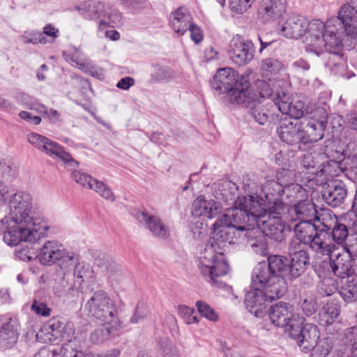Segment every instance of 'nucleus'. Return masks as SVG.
Listing matches in <instances>:
<instances>
[{
  "label": "nucleus",
  "instance_id": "1",
  "mask_svg": "<svg viewBox=\"0 0 357 357\" xmlns=\"http://www.w3.org/2000/svg\"><path fill=\"white\" fill-rule=\"evenodd\" d=\"M334 20L324 24L319 20L309 21L301 15H291L282 25L280 32L282 36L291 39L305 37V50L317 56L324 51L330 53L326 66L329 68L337 66L343 61L342 34L335 24Z\"/></svg>",
  "mask_w": 357,
  "mask_h": 357
},
{
  "label": "nucleus",
  "instance_id": "2",
  "mask_svg": "<svg viewBox=\"0 0 357 357\" xmlns=\"http://www.w3.org/2000/svg\"><path fill=\"white\" fill-rule=\"evenodd\" d=\"M7 205L9 217L4 235L7 245L15 246L22 240L36 241L49 229L46 223H40L32 217V197L29 192L16 191L8 197Z\"/></svg>",
  "mask_w": 357,
  "mask_h": 357
},
{
  "label": "nucleus",
  "instance_id": "3",
  "mask_svg": "<svg viewBox=\"0 0 357 357\" xmlns=\"http://www.w3.org/2000/svg\"><path fill=\"white\" fill-rule=\"evenodd\" d=\"M219 218L213 225L211 236L198 257V269L208 282L220 288L224 284L220 278L229 271L224 252L234 243L235 229Z\"/></svg>",
  "mask_w": 357,
  "mask_h": 357
},
{
  "label": "nucleus",
  "instance_id": "4",
  "mask_svg": "<svg viewBox=\"0 0 357 357\" xmlns=\"http://www.w3.org/2000/svg\"><path fill=\"white\" fill-rule=\"evenodd\" d=\"M264 199L257 194L240 195L235 199L232 208L220 218L234 229L247 231L259 225L258 220L264 213Z\"/></svg>",
  "mask_w": 357,
  "mask_h": 357
},
{
  "label": "nucleus",
  "instance_id": "5",
  "mask_svg": "<svg viewBox=\"0 0 357 357\" xmlns=\"http://www.w3.org/2000/svg\"><path fill=\"white\" fill-rule=\"evenodd\" d=\"M254 273L255 285L270 284L276 288L278 292L284 294L287 286L284 278L290 279L289 259L283 255H271L268 257V261L260 262L252 270Z\"/></svg>",
  "mask_w": 357,
  "mask_h": 357
},
{
  "label": "nucleus",
  "instance_id": "6",
  "mask_svg": "<svg viewBox=\"0 0 357 357\" xmlns=\"http://www.w3.org/2000/svg\"><path fill=\"white\" fill-rule=\"evenodd\" d=\"M237 74L230 68H221L218 70L211 82L212 89L218 94L229 93L232 104L253 102L255 97L248 96L249 82L242 78L237 79Z\"/></svg>",
  "mask_w": 357,
  "mask_h": 357
},
{
  "label": "nucleus",
  "instance_id": "7",
  "mask_svg": "<svg viewBox=\"0 0 357 357\" xmlns=\"http://www.w3.org/2000/svg\"><path fill=\"white\" fill-rule=\"evenodd\" d=\"M284 295L282 292H278V289L270 284L255 285L254 273H252L250 290L245 296V304L247 309L255 317L263 316L267 305Z\"/></svg>",
  "mask_w": 357,
  "mask_h": 357
},
{
  "label": "nucleus",
  "instance_id": "8",
  "mask_svg": "<svg viewBox=\"0 0 357 357\" xmlns=\"http://www.w3.org/2000/svg\"><path fill=\"white\" fill-rule=\"evenodd\" d=\"M85 309L89 315L100 322L119 319L116 316L117 309L114 301L107 292L101 289L91 293L85 304Z\"/></svg>",
  "mask_w": 357,
  "mask_h": 357
},
{
  "label": "nucleus",
  "instance_id": "9",
  "mask_svg": "<svg viewBox=\"0 0 357 357\" xmlns=\"http://www.w3.org/2000/svg\"><path fill=\"white\" fill-rule=\"evenodd\" d=\"M303 317H297V320H293L288 335L290 337L297 340L300 348L305 352H308L319 339V332L316 325L304 324Z\"/></svg>",
  "mask_w": 357,
  "mask_h": 357
},
{
  "label": "nucleus",
  "instance_id": "10",
  "mask_svg": "<svg viewBox=\"0 0 357 357\" xmlns=\"http://www.w3.org/2000/svg\"><path fill=\"white\" fill-rule=\"evenodd\" d=\"M331 227L320 220L310 238L308 246L316 252L330 255L336 246L331 241Z\"/></svg>",
  "mask_w": 357,
  "mask_h": 357
},
{
  "label": "nucleus",
  "instance_id": "11",
  "mask_svg": "<svg viewBox=\"0 0 357 357\" xmlns=\"http://www.w3.org/2000/svg\"><path fill=\"white\" fill-rule=\"evenodd\" d=\"M285 220L291 222H319L321 218L317 215L315 205L310 201H300L287 208Z\"/></svg>",
  "mask_w": 357,
  "mask_h": 357
},
{
  "label": "nucleus",
  "instance_id": "12",
  "mask_svg": "<svg viewBox=\"0 0 357 357\" xmlns=\"http://www.w3.org/2000/svg\"><path fill=\"white\" fill-rule=\"evenodd\" d=\"M320 111L323 112L324 114L321 119L316 120L314 119H310L300 121L302 144L305 145L309 143L317 142L323 138L327 124V114L324 108L321 109Z\"/></svg>",
  "mask_w": 357,
  "mask_h": 357
},
{
  "label": "nucleus",
  "instance_id": "13",
  "mask_svg": "<svg viewBox=\"0 0 357 357\" xmlns=\"http://www.w3.org/2000/svg\"><path fill=\"white\" fill-rule=\"evenodd\" d=\"M255 52L254 44L250 40H245L241 37H235L230 42L231 59L238 66L250 63L254 59Z\"/></svg>",
  "mask_w": 357,
  "mask_h": 357
},
{
  "label": "nucleus",
  "instance_id": "14",
  "mask_svg": "<svg viewBox=\"0 0 357 357\" xmlns=\"http://www.w3.org/2000/svg\"><path fill=\"white\" fill-rule=\"evenodd\" d=\"M276 132L281 140L288 144H302L301 123L298 120L288 117L281 119Z\"/></svg>",
  "mask_w": 357,
  "mask_h": 357
},
{
  "label": "nucleus",
  "instance_id": "15",
  "mask_svg": "<svg viewBox=\"0 0 357 357\" xmlns=\"http://www.w3.org/2000/svg\"><path fill=\"white\" fill-rule=\"evenodd\" d=\"M338 20L340 21L344 32L357 45V6L350 0L344 4L338 13Z\"/></svg>",
  "mask_w": 357,
  "mask_h": 357
},
{
  "label": "nucleus",
  "instance_id": "16",
  "mask_svg": "<svg viewBox=\"0 0 357 357\" xmlns=\"http://www.w3.org/2000/svg\"><path fill=\"white\" fill-rule=\"evenodd\" d=\"M292 310L293 307L289 304L280 302L271 307L269 317L274 325L284 328V331L288 333L292 321L297 320V317H299L294 314Z\"/></svg>",
  "mask_w": 357,
  "mask_h": 357
},
{
  "label": "nucleus",
  "instance_id": "17",
  "mask_svg": "<svg viewBox=\"0 0 357 357\" xmlns=\"http://www.w3.org/2000/svg\"><path fill=\"white\" fill-rule=\"evenodd\" d=\"M329 256L330 266L335 275L340 278L342 280L349 278L352 275L354 262L349 250L335 255H333L332 252Z\"/></svg>",
  "mask_w": 357,
  "mask_h": 357
},
{
  "label": "nucleus",
  "instance_id": "18",
  "mask_svg": "<svg viewBox=\"0 0 357 357\" xmlns=\"http://www.w3.org/2000/svg\"><path fill=\"white\" fill-rule=\"evenodd\" d=\"M273 100L278 106V109L288 118L298 120L303 115L304 102L297 100L293 102L290 98L284 92L278 93L273 95Z\"/></svg>",
  "mask_w": 357,
  "mask_h": 357
},
{
  "label": "nucleus",
  "instance_id": "19",
  "mask_svg": "<svg viewBox=\"0 0 357 357\" xmlns=\"http://www.w3.org/2000/svg\"><path fill=\"white\" fill-rule=\"evenodd\" d=\"M135 217L140 224L147 228L154 236L161 238H167L169 236V228L158 216L151 215L145 211H137Z\"/></svg>",
  "mask_w": 357,
  "mask_h": 357
},
{
  "label": "nucleus",
  "instance_id": "20",
  "mask_svg": "<svg viewBox=\"0 0 357 357\" xmlns=\"http://www.w3.org/2000/svg\"><path fill=\"white\" fill-rule=\"evenodd\" d=\"M287 0H262L259 16L264 22L279 19L286 11Z\"/></svg>",
  "mask_w": 357,
  "mask_h": 357
},
{
  "label": "nucleus",
  "instance_id": "21",
  "mask_svg": "<svg viewBox=\"0 0 357 357\" xmlns=\"http://www.w3.org/2000/svg\"><path fill=\"white\" fill-rule=\"evenodd\" d=\"M100 323L104 324L105 326L95 329L91 333L90 340L93 344H98L109 337H119L126 327V324L121 319Z\"/></svg>",
  "mask_w": 357,
  "mask_h": 357
},
{
  "label": "nucleus",
  "instance_id": "22",
  "mask_svg": "<svg viewBox=\"0 0 357 357\" xmlns=\"http://www.w3.org/2000/svg\"><path fill=\"white\" fill-rule=\"evenodd\" d=\"M38 248V258L40 264L50 266L56 263L65 254V249L56 241H46Z\"/></svg>",
  "mask_w": 357,
  "mask_h": 357
},
{
  "label": "nucleus",
  "instance_id": "23",
  "mask_svg": "<svg viewBox=\"0 0 357 357\" xmlns=\"http://www.w3.org/2000/svg\"><path fill=\"white\" fill-rule=\"evenodd\" d=\"M284 221L287 220L277 218H268V220H264L262 232L264 236L276 242H282L286 238L287 233L290 231V227Z\"/></svg>",
  "mask_w": 357,
  "mask_h": 357
},
{
  "label": "nucleus",
  "instance_id": "24",
  "mask_svg": "<svg viewBox=\"0 0 357 357\" xmlns=\"http://www.w3.org/2000/svg\"><path fill=\"white\" fill-rule=\"evenodd\" d=\"M221 208L219 203L213 199L206 200L203 195L199 196L192 203V214L193 216H204L213 219L219 215Z\"/></svg>",
  "mask_w": 357,
  "mask_h": 357
},
{
  "label": "nucleus",
  "instance_id": "25",
  "mask_svg": "<svg viewBox=\"0 0 357 357\" xmlns=\"http://www.w3.org/2000/svg\"><path fill=\"white\" fill-rule=\"evenodd\" d=\"M330 232L331 240L338 245H344L347 239L351 245L357 244V220L349 229L344 224L335 221Z\"/></svg>",
  "mask_w": 357,
  "mask_h": 357
},
{
  "label": "nucleus",
  "instance_id": "26",
  "mask_svg": "<svg viewBox=\"0 0 357 357\" xmlns=\"http://www.w3.org/2000/svg\"><path fill=\"white\" fill-rule=\"evenodd\" d=\"M95 281L94 272L91 266L82 261L77 264L73 271V283L68 288V291H78L84 282L93 283Z\"/></svg>",
  "mask_w": 357,
  "mask_h": 357
},
{
  "label": "nucleus",
  "instance_id": "27",
  "mask_svg": "<svg viewBox=\"0 0 357 357\" xmlns=\"http://www.w3.org/2000/svg\"><path fill=\"white\" fill-rule=\"evenodd\" d=\"M347 195L346 185L342 182H334L328 185L322 192V197L329 206H340Z\"/></svg>",
  "mask_w": 357,
  "mask_h": 357
},
{
  "label": "nucleus",
  "instance_id": "28",
  "mask_svg": "<svg viewBox=\"0 0 357 357\" xmlns=\"http://www.w3.org/2000/svg\"><path fill=\"white\" fill-rule=\"evenodd\" d=\"M43 330L52 336L51 339L68 340L73 333V324H64L59 319L54 317L44 325Z\"/></svg>",
  "mask_w": 357,
  "mask_h": 357
},
{
  "label": "nucleus",
  "instance_id": "29",
  "mask_svg": "<svg viewBox=\"0 0 357 357\" xmlns=\"http://www.w3.org/2000/svg\"><path fill=\"white\" fill-rule=\"evenodd\" d=\"M247 238V245L250 246L256 254L264 256L267 253V243L266 237L259 225L252 227L245 233Z\"/></svg>",
  "mask_w": 357,
  "mask_h": 357
},
{
  "label": "nucleus",
  "instance_id": "30",
  "mask_svg": "<svg viewBox=\"0 0 357 357\" xmlns=\"http://www.w3.org/2000/svg\"><path fill=\"white\" fill-rule=\"evenodd\" d=\"M45 146L43 152L52 157L59 158L68 167L74 169L78 166L79 162L59 143L49 139Z\"/></svg>",
  "mask_w": 357,
  "mask_h": 357
},
{
  "label": "nucleus",
  "instance_id": "31",
  "mask_svg": "<svg viewBox=\"0 0 357 357\" xmlns=\"http://www.w3.org/2000/svg\"><path fill=\"white\" fill-rule=\"evenodd\" d=\"M19 325L16 321H10L0 328V347L7 349L16 344L18 339Z\"/></svg>",
  "mask_w": 357,
  "mask_h": 357
},
{
  "label": "nucleus",
  "instance_id": "32",
  "mask_svg": "<svg viewBox=\"0 0 357 357\" xmlns=\"http://www.w3.org/2000/svg\"><path fill=\"white\" fill-rule=\"evenodd\" d=\"M170 24L174 31L179 35H183L188 30L192 21V16L186 8L180 7L172 12Z\"/></svg>",
  "mask_w": 357,
  "mask_h": 357
},
{
  "label": "nucleus",
  "instance_id": "33",
  "mask_svg": "<svg viewBox=\"0 0 357 357\" xmlns=\"http://www.w3.org/2000/svg\"><path fill=\"white\" fill-rule=\"evenodd\" d=\"M290 280L300 277L310 264V257L307 252H301L289 255Z\"/></svg>",
  "mask_w": 357,
  "mask_h": 357
},
{
  "label": "nucleus",
  "instance_id": "34",
  "mask_svg": "<svg viewBox=\"0 0 357 357\" xmlns=\"http://www.w3.org/2000/svg\"><path fill=\"white\" fill-rule=\"evenodd\" d=\"M248 96L255 97L253 102L246 103H236L249 109L248 113L260 125H264L268 121V116L261 108L259 102H257V95L252 93L250 91L247 93Z\"/></svg>",
  "mask_w": 357,
  "mask_h": 357
},
{
  "label": "nucleus",
  "instance_id": "35",
  "mask_svg": "<svg viewBox=\"0 0 357 357\" xmlns=\"http://www.w3.org/2000/svg\"><path fill=\"white\" fill-rule=\"evenodd\" d=\"M266 202L267 206L265 207V201L264 200L263 208L265 211V213L261 218L264 217L268 213V218H277L285 220L287 208H289L290 206L285 204L282 199Z\"/></svg>",
  "mask_w": 357,
  "mask_h": 357
},
{
  "label": "nucleus",
  "instance_id": "36",
  "mask_svg": "<svg viewBox=\"0 0 357 357\" xmlns=\"http://www.w3.org/2000/svg\"><path fill=\"white\" fill-rule=\"evenodd\" d=\"M176 77L174 70L165 66L155 65L153 66L151 73V81L153 83H168Z\"/></svg>",
  "mask_w": 357,
  "mask_h": 357
},
{
  "label": "nucleus",
  "instance_id": "37",
  "mask_svg": "<svg viewBox=\"0 0 357 357\" xmlns=\"http://www.w3.org/2000/svg\"><path fill=\"white\" fill-rule=\"evenodd\" d=\"M104 5L100 2L86 1L77 6L83 17L89 20L98 19L102 16Z\"/></svg>",
  "mask_w": 357,
  "mask_h": 357
},
{
  "label": "nucleus",
  "instance_id": "38",
  "mask_svg": "<svg viewBox=\"0 0 357 357\" xmlns=\"http://www.w3.org/2000/svg\"><path fill=\"white\" fill-rule=\"evenodd\" d=\"M282 68L283 64L277 59L267 58L261 61V74L269 80L276 78Z\"/></svg>",
  "mask_w": 357,
  "mask_h": 357
},
{
  "label": "nucleus",
  "instance_id": "39",
  "mask_svg": "<svg viewBox=\"0 0 357 357\" xmlns=\"http://www.w3.org/2000/svg\"><path fill=\"white\" fill-rule=\"evenodd\" d=\"M286 190V188L274 180L267 181L262 187V192L266 201L282 199Z\"/></svg>",
  "mask_w": 357,
  "mask_h": 357
},
{
  "label": "nucleus",
  "instance_id": "40",
  "mask_svg": "<svg viewBox=\"0 0 357 357\" xmlns=\"http://www.w3.org/2000/svg\"><path fill=\"white\" fill-rule=\"evenodd\" d=\"M340 312V307L335 302H328L319 313L320 324L323 326L332 324L337 318Z\"/></svg>",
  "mask_w": 357,
  "mask_h": 357
},
{
  "label": "nucleus",
  "instance_id": "41",
  "mask_svg": "<svg viewBox=\"0 0 357 357\" xmlns=\"http://www.w3.org/2000/svg\"><path fill=\"white\" fill-rule=\"evenodd\" d=\"M317 225L318 222H296L293 227L294 236L307 242V244Z\"/></svg>",
  "mask_w": 357,
  "mask_h": 357
},
{
  "label": "nucleus",
  "instance_id": "42",
  "mask_svg": "<svg viewBox=\"0 0 357 357\" xmlns=\"http://www.w3.org/2000/svg\"><path fill=\"white\" fill-rule=\"evenodd\" d=\"M43 236H44V234L38 240H37L36 241H34V242L22 240V241L29 243V244L20 249L16 250V251H15L16 257L17 258H19L20 260L24 261H31V260L38 258V247L36 248L34 245H33V243L36 244V243H37L38 241H40V239L42 237H43ZM20 242H22V241Z\"/></svg>",
  "mask_w": 357,
  "mask_h": 357
},
{
  "label": "nucleus",
  "instance_id": "43",
  "mask_svg": "<svg viewBox=\"0 0 357 357\" xmlns=\"http://www.w3.org/2000/svg\"><path fill=\"white\" fill-rule=\"evenodd\" d=\"M342 285L339 291L340 296L347 302L357 299V282L350 278L342 280Z\"/></svg>",
  "mask_w": 357,
  "mask_h": 357
},
{
  "label": "nucleus",
  "instance_id": "44",
  "mask_svg": "<svg viewBox=\"0 0 357 357\" xmlns=\"http://www.w3.org/2000/svg\"><path fill=\"white\" fill-rule=\"evenodd\" d=\"M67 342L64 343L61 349L60 354L61 357H82V352L79 346V341L77 337L73 339L68 338Z\"/></svg>",
  "mask_w": 357,
  "mask_h": 357
},
{
  "label": "nucleus",
  "instance_id": "45",
  "mask_svg": "<svg viewBox=\"0 0 357 357\" xmlns=\"http://www.w3.org/2000/svg\"><path fill=\"white\" fill-rule=\"evenodd\" d=\"M77 50H76L75 53L73 55L63 52V56L66 61H70L73 66L78 68L86 73L89 75L95 73V66L92 61L89 59H85L84 61L79 59L77 56Z\"/></svg>",
  "mask_w": 357,
  "mask_h": 357
},
{
  "label": "nucleus",
  "instance_id": "46",
  "mask_svg": "<svg viewBox=\"0 0 357 357\" xmlns=\"http://www.w3.org/2000/svg\"><path fill=\"white\" fill-rule=\"evenodd\" d=\"M103 18L101 19V24H107L110 26H119L122 23V15L117 10L107 8L102 13Z\"/></svg>",
  "mask_w": 357,
  "mask_h": 357
},
{
  "label": "nucleus",
  "instance_id": "47",
  "mask_svg": "<svg viewBox=\"0 0 357 357\" xmlns=\"http://www.w3.org/2000/svg\"><path fill=\"white\" fill-rule=\"evenodd\" d=\"M331 349V342L329 339L323 338L319 339L310 351H311L312 357H326Z\"/></svg>",
  "mask_w": 357,
  "mask_h": 357
},
{
  "label": "nucleus",
  "instance_id": "48",
  "mask_svg": "<svg viewBox=\"0 0 357 357\" xmlns=\"http://www.w3.org/2000/svg\"><path fill=\"white\" fill-rule=\"evenodd\" d=\"M60 262V268L63 271V273L69 272L71 269H74L79 264L78 257L73 253H69L65 250V254L63 255L62 257L58 261Z\"/></svg>",
  "mask_w": 357,
  "mask_h": 357
},
{
  "label": "nucleus",
  "instance_id": "49",
  "mask_svg": "<svg viewBox=\"0 0 357 357\" xmlns=\"http://www.w3.org/2000/svg\"><path fill=\"white\" fill-rule=\"evenodd\" d=\"M90 189L93 190L107 201L114 202L115 200L114 195L110 188L102 181L95 179Z\"/></svg>",
  "mask_w": 357,
  "mask_h": 357
},
{
  "label": "nucleus",
  "instance_id": "50",
  "mask_svg": "<svg viewBox=\"0 0 357 357\" xmlns=\"http://www.w3.org/2000/svg\"><path fill=\"white\" fill-rule=\"evenodd\" d=\"M299 305L303 313L310 317L314 314L317 310V303L314 296L312 295L306 296L301 298Z\"/></svg>",
  "mask_w": 357,
  "mask_h": 357
},
{
  "label": "nucleus",
  "instance_id": "51",
  "mask_svg": "<svg viewBox=\"0 0 357 357\" xmlns=\"http://www.w3.org/2000/svg\"><path fill=\"white\" fill-rule=\"evenodd\" d=\"M149 314L150 310L148 305L144 303H138L132 315L130 318V323L137 324L139 323L141 320L147 318Z\"/></svg>",
  "mask_w": 357,
  "mask_h": 357
},
{
  "label": "nucleus",
  "instance_id": "52",
  "mask_svg": "<svg viewBox=\"0 0 357 357\" xmlns=\"http://www.w3.org/2000/svg\"><path fill=\"white\" fill-rule=\"evenodd\" d=\"M96 264L97 266L105 268L109 273L119 271V266L113 261L110 256L106 254H100L96 259Z\"/></svg>",
  "mask_w": 357,
  "mask_h": 357
},
{
  "label": "nucleus",
  "instance_id": "53",
  "mask_svg": "<svg viewBox=\"0 0 357 357\" xmlns=\"http://www.w3.org/2000/svg\"><path fill=\"white\" fill-rule=\"evenodd\" d=\"M276 178L278 184L288 190L293 184V172L286 169H280L276 173Z\"/></svg>",
  "mask_w": 357,
  "mask_h": 357
},
{
  "label": "nucleus",
  "instance_id": "54",
  "mask_svg": "<svg viewBox=\"0 0 357 357\" xmlns=\"http://www.w3.org/2000/svg\"><path fill=\"white\" fill-rule=\"evenodd\" d=\"M196 306L197 307L198 312L202 316L212 321H215L218 320V314L206 303L202 301H197L196 302Z\"/></svg>",
  "mask_w": 357,
  "mask_h": 357
},
{
  "label": "nucleus",
  "instance_id": "55",
  "mask_svg": "<svg viewBox=\"0 0 357 357\" xmlns=\"http://www.w3.org/2000/svg\"><path fill=\"white\" fill-rule=\"evenodd\" d=\"M71 178L77 183L87 189L91 188L95 180L91 176L80 171H73L71 173Z\"/></svg>",
  "mask_w": 357,
  "mask_h": 357
},
{
  "label": "nucleus",
  "instance_id": "56",
  "mask_svg": "<svg viewBox=\"0 0 357 357\" xmlns=\"http://www.w3.org/2000/svg\"><path fill=\"white\" fill-rule=\"evenodd\" d=\"M22 40L24 43H31L33 45L38 43L45 44L47 43V38L40 31L25 32L22 36Z\"/></svg>",
  "mask_w": 357,
  "mask_h": 357
},
{
  "label": "nucleus",
  "instance_id": "57",
  "mask_svg": "<svg viewBox=\"0 0 357 357\" xmlns=\"http://www.w3.org/2000/svg\"><path fill=\"white\" fill-rule=\"evenodd\" d=\"M220 185L222 187L220 193L222 199H224L226 202L229 199L232 200L234 194L238 190V185L235 183L230 181H225L222 182Z\"/></svg>",
  "mask_w": 357,
  "mask_h": 357
},
{
  "label": "nucleus",
  "instance_id": "58",
  "mask_svg": "<svg viewBox=\"0 0 357 357\" xmlns=\"http://www.w3.org/2000/svg\"><path fill=\"white\" fill-rule=\"evenodd\" d=\"M308 246L307 242L294 236L289 243L288 253L289 255H295L301 252H307L305 247Z\"/></svg>",
  "mask_w": 357,
  "mask_h": 357
},
{
  "label": "nucleus",
  "instance_id": "59",
  "mask_svg": "<svg viewBox=\"0 0 357 357\" xmlns=\"http://www.w3.org/2000/svg\"><path fill=\"white\" fill-rule=\"evenodd\" d=\"M160 351L165 357H178V354L176 347L168 339H165L160 342Z\"/></svg>",
  "mask_w": 357,
  "mask_h": 357
},
{
  "label": "nucleus",
  "instance_id": "60",
  "mask_svg": "<svg viewBox=\"0 0 357 357\" xmlns=\"http://www.w3.org/2000/svg\"><path fill=\"white\" fill-rule=\"evenodd\" d=\"M179 314L185 320L188 324L198 323L199 319L195 315V310L187 305H179L178 308Z\"/></svg>",
  "mask_w": 357,
  "mask_h": 357
},
{
  "label": "nucleus",
  "instance_id": "61",
  "mask_svg": "<svg viewBox=\"0 0 357 357\" xmlns=\"http://www.w3.org/2000/svg\"><path fill=\"white\" fill-rule=\"evenodd\" d=\"M257 93L252 91L250 87L249 91H250L252 93L257 95V102H259L260 98H268L273 95L272 89L271 88L269 84L265 81H258L257 82Z\"/></svg>",
  "mask_w": 357,
  "mask_h": 357
},
{
  "label": "nucleus",
  "instance_id": "62",
  "mask_svg": "<svg viewBox=\"0 0 357 357\" xmlns=\"http://www.w3.org/2000/svg\"><path fill=\"white\" fill-rule=\"evenodd\" d=\"M27 140L33 146L43 151L44 148L46 147L49 139L40 134L32 132L27 135Z\"/></svg>",
  "mask_w": 357,
  "mask_h": 357
},
{
  "label": "nucleus",
  "instance_id": "63",
  "mask_svg": "<svg viewBox=\"0 0 357 357\" xmlns=\"http://www.w3.org/2000/svg\"><path fill=\"white\" fill-rule=\"evenodd\" d=\"M344 339L347 344L351 345L352 353H356L354 347L357 343V326L347 328L344 331Z\"/></svg>",
  "mask_w": 357,
  "mask_h": 357
},
{
  "label": "nucleus",
  "instance_id": "64",
  "mask_svg": "<svg viewBox=\"0 0 357 357\" xmlns=\"http://www.w3.org/2000/svg\"><path fill=\"white\" fill-rule=\"evenodd\" d=\"M190 32V38L195 44L201 43L204 38V35L202 29L195 24H190L188 29Z\"/></svg>",
  "mask_w": 357,
  "mask_h": 357
}]
</instances>
